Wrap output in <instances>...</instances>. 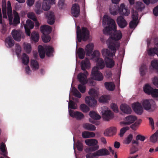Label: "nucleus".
I'll return each mask as SVG.
<instances>
[{
  "label": "nucleus",
  "instance_id": "1",
  "mask_svg": "<svg viewBox=\"0 0 158 158\" xmlns=\"http://www.w3.org/2000/svg\"><path fill=\"white\" fill-rule=\"evenodd\" d=\"M102 24L104 27L106 25H108L105 27L103 32L105 35H110L106 43L111 52L107 49H104L102 50V54L104 56H112L120 47V43L117 41L121 39L122 34L120 31L116 30L117 26L115 21L107 15L104 16Z\"/></svg>",
  "mask_w": 158,
  "mask_h": 158
},
{
  "label": "nucleus",
  "instance_id": "2",
  "mask_svg": "<svg viewBox=\"0 0 158 158\" xmlns=\"http://www.w3.org/2000/svg\"><path fill=\"white\" fill-rule=\"evenodd\" d=\"M76 33L77 40L79 42H81L82 40L86 41L89 38V31L87 28L85 27H82L81 30L79 26H77Z\"/></svg>",
  "mask_w": 158,
  "mask_h": 158
},
{
  "label": "nucleus",
  "instance_id": "3",
  "mask_svg": "<svg viewBox=\"0 0 158 158\" xmlns=\"http://www.w3.org/2000/svg\"><path fill=\"white\" fill-rule=\"evenodd\" d=\"M38 51L40 57L43 59L44 58L46 53V55L48 57L53 56V48L50 46L48 45L44 48L41 45H39L38 47Z\"/></svg>",
  "mask_w": 158,
  "mask_h": 158
},
{
  "label": "nucleus",
  "instance_id": "4",
  "mask_svg": "<svg viewBox=\"0 0 158 158\" xmlns=\"http://www.w3.org/2000/svg\"><path fill=\"white\" fill-rule=\"evenodd\" d=\"M132 139H125L123 141L124 144H129L131 141L132 144V147L131 150V154H133L138 151V149L137 146L138 145V140H140L141 141H143L145 139H136V140H132Z\"/></svg>",
  "mask_w": 158,
  "mask_h": 158
},
{
  "label": "nucleus",
  "instance_id": "5",
  "mask_svg": "<svg viewBox=\"0 0 158 158\" xmlns=\"http://www.w3.org/2000/svg\"><path fill=\"white\" fill-rule=\"evenodd\" d=\"M154 102L151 100L145 99L142 100L141 103L144 109L150 112L154 111L156 108L155 104H152Z\"/></svg>",
  "mask_w": 158,
  "mask_h": 158
},
{
  "label": "nucleus",
  "instance_id": "6",
  "mask_svg": "<svg viewBox=\"0 0 158 158\" xmlns=\"http://www.w3.org/2000/svg\"><path fill=\"white\" fill-rule=\"evenodd\" d=\"M94 47L93 44L91 43L87 44L85 48L86 55L89 56H91L93 58L98 56L100 55L99 52L97 50L94 51L92 53Z\"/></svg>",
  "mask_w": 158,
  "mask_h": 158
},
{
  "label": "nucleus",
  "instance_id": "7",
  "mask_svg": "<svg viewBox=\"0 0 158 158\" xmlns=\"http://www.w3.org/2000/svg\"><path fill=\"white\" fill-rule=\"evenodd\" d=\"M88 73L86 71H85L84 73H80L77 75V78L79 82L83 84H86L87 82H90V84H93L94 81L91 79H87Z\"/></svg>",
  "mask_w": 158,
  "mask_h": 158
},
{
  "label": "nucleus",
  "instance_id": "8",
  "mask_svg": "<svg viewBox=\"0 0 158 158\" xmlns=\"http://www.w3.org/2000/svg\"><path fill=\"white\" fill-rule=\"evenodd\" d=\"M92 79L98 81H101L103 79L102 74L98 71L97 67H94L92 69L91 74Z\"/></svg>",
  "mask_w": 158,
  "mask_h": 158
},
{
  "label": "nucleus",
  "instance_id": "9",
  "mask_svg": "<svg viewBox=\"0 0 158 158\" xmlns=\"http://www.w3.org/2000/svg\"><path fill=\"white\" fill-rule=\"evenodd\" d=\"M132 18L133 20L129 23V27L130 28H135L137 26L138 23L137 21L138 17L137 12L134 10H132Z\"/></svg>",
  "mask_w": 158,
  "mask_h": 158
},
{
  "label": "nucleus",
  "instance_id": "10",
  "mask_svg": "<svg viewBox=\"0 0 158 158\" xmlns=\"http://www.w3.org/2000/svg\"><path fill=\"white\" fill-rule=\"evenodd\" d=\"M102 113L104 120L108 121L112 118L113 117L112 113L106 108H102Z\"/></svg>",
  "mask_w": 158,
  "mask_h": 158
},
{
  "label": "nucleus",
  "instance_id": "11",
  "mask_svg": "<svg viewBox=\"0 0 158 158\" xmlns=\"http://www.w3.org/2000/svg\"><path fill=\"white\" fill-rule=\"evenodd\" d=\"M34 26V23L29 19L27 20L26 23L24 25L25 32L28 36L30 35V30L33 28Z\"/></svg>",
  "mask_w": 158,
  "mask_h": 158
},
{
  "label": "nucleus",
  "instance_id": "12",
  "mask_svg": "<svg viewBox=\"0 0 158 158\" xmlns=\"http://www.w3.org/2000/svg\"><path fill=\"white\" fill-rule=\"evenodd\" d=\"M69 115L72 117H75L78 120H80L84 117V115L81 112L79 111L74 112V111L69 110Z\"/></svg>",
  "mask_w": 158,
  "mask_h": 158
},
{
  "label": "nucleus",
  "instance_id": "13",
  "mask_svg": "<svg viewBox=\"0 0 158 158\" xmlns=\"http://www.w3.org/2000/svg\"><path fill=\"white\" fill-rule=\"evenodd\" d=\"M132 107L137 114L141 115L143 112V108L141 104L138 102H136L133 103L132 105Z\"/></svg>",
  "mask_w": 158,
  "mask_h": 158
},
{
  "label": "nucleus",
  "instance_id": "14",
  "mask_svg": "<svg viewBox=\"0 0 158 158\" xmlns=\"http://www.w3.org/2000/svg\"><path fill=\"white\" fill-rule=\"evenodd\" d=\"M117 130L115 127H111L105 130L104 135L107 137H111L115 135L116 132Z\"/></svg>",
  "mask_w": 158,
  "mask_h": 158
},
{
  "label": "nucleus",
  "instance_id": "15",
  "mask_svg": "<svg viewBox=\"0 0 158 158\" xmlns=\"http://www.w3.org/2000/svg\"><path fill=\"white\" fill-rule=\"evenodd\" d=\"M115 53L114 54V55L112 56H104L102 54L103 56L105 57V61L106 65V67L109 68H111L114 66V61L112 59L109 58L108 57H113L115 55Z\"/></svg>",
  "mask_w": 158,
  "mask_h": 158
},
{
  "label": "nucleus",
  "instance_id": "16",
  "mask_svg": "<svg viewBox=\"0 0 158 158\" xmlns=\"http://www.w3.org/2000/svg\"><path fill=\"white\" fill-rule=\"evenodd\" d=\"M109 152L106 148H102L93 153L94 156H99L109 155Z\"/></svg>",
  "mask_w": 158,
  "mask_h": 158
},
{
  "label": "nucleus",
  "instance_id": "17",
  "mask_svg": "<svg viewBox=\"0 0 158 158\" xmlns=\"http://www.w3.org/2000/svg\"><path fill=\"white\" fill-rule=\"evenodd\" d=\"M118 10L120 15L127 16L130 14V11L126 7L124 4H121L118 7Z\"/></svg>",
  "mask_w": 158,
  "mask_h": 158
},
{
  "label": "nucleus",
  "instance_id": "18",
  "mask_svg": "<svg viewBox=\"0 0 158 158\" xmlns=\"http://www.w3.org/2000/svg\"><path fill=\"white\" fill-rule=\"evenodd\" d=\"M80 12V7L77 4H73L71 9V14L75 17H77Z\"/></svg>",
  "mask_w": 158,
  "mask_h": 158
},
{
  "label": "nucleus",
  "instance_id": "19",
  "mask_svg": "<svg viewBox=\"0 0 158 158\" xmlns=\"http://www.w3.org/2000/svg\"><path fill=\"white\" fill-rule=\"evenodd\" d=\"M137 118V117L135 116L129 115L126 117L124 119L125 121L121 123H122L125 125H128L133 123Z\"/></svg>",
  "mask_w": 158,
  "mask_h": 158
},
{
  "label": "nucleus",
  "instance_id": "20",
  "mask_svg": "<svg viewBox=\"0 0 158 158\" xmlns=\"http://www.w3.org/2000/svg\"><path fill=\"white\" fill-rule=\"evenodd\" d=\"M86 103L89 106H95L97 104V101L92 97L87 96L85 99Z\"/></svg>",
  "mask_w": 158,
  "mask_h": 158
},
{
  "label": "nucleus",
  "instance_id": "21",
  "mask_svg": "<svg viewBox=\"0 0 158 158\" xmlns=\"http://www.w3.org/2000/svg\"><path fill=\"white\" fill-rule=\"evenodd\" d=\"M117 22L118 26L122 28H124L127 25L126 20L121 16H119L117 18Z\"/></svg>",
  "mask_w": 158,
  "mask_h": 158
},
{
  "label": "nucleus",
  "instance_id": "22",
  "mask_svg": "<svg viewBox=\"0 0 158 158\" xmlns=\"http://www.w3.org/2000/svg\"><path fill=\"white\" fill-rule=\"evenodd\" d=\"M46 16L48 19V23L50 25L53 24L55 21L54 13L51 11L48 12L46 14Z\"/></svg>",
  "mask_w": 158,
  "mask_h": 158
},
{
  "label": "nucleus",
  "instance_id": "23",
  "mask_svg": "<svg viewBox=\"0 0 158 158\" xmlns=\"http://www.w3.org/2000/svg\"><path fill=\"white\" fill-rule=\"evenodd\" d=\"M13 13L14 14V17L13 20H12V23L9 22V24L10 25H13L15 26L20 23V18L18 13L15 10H14Z\"/></svg>",
  "mask_w": 158,
  "mask_h": 158
},
{
  "label": "nucleus",
  "instance_id": "24",
  "mask_svg": "<svg viewBox=\"0 0 158 158\" xmlns=\"http://www.w3.org/2000/svg\"><path fill=\"white\" fill-rule=\"evenodd\" d=\"M156 47L151 48L148 51V53L150 56H153L156 54L158 56V43L156 44Z\"/></svg>",
  "mask_w": 158,
  "mask_h": 158
},
{
  "label": "nucleus",
  "instance_id": "25",
  "mask_svg": "<svg viewBox=\"0 0 158 158\" xmlns=\"http://www.w3.org/2000/svg\"><path fill=\"white\" fill-rule=\"evenodd\" d=\"M21 32L20 31L15 30L12 31L11 32L12 35L15 40L18 41L21 40Z\"/></svg>",
  "mask_w": 158,
  "mask_h": 158
},
{
  "label": "nucleus",
  "instance_id": "26",
  "mask_svg": "<svg viewBox=\"0 0 158 158\" xmlns=\"http://www.w3.org/2000/svg\"><path fill=\"white\" fill-rule=\"evenodd\" d=\"M40 30L43 34H49L52 31V28L50 26L44 25L41 26Z\"/></svg>",
  "mask_w": 158,
  "mask_h": 158
},
{
  "label": "nucleus",
  "instance_id": "27",
  "mask_svg": "<svg viewBox=\"0 0 158 158\" xmlns=\"http://www.w3.org/2000/svg\"><path fill=\"white\" fill-rule=\"evenodd\" d=\"M90 65L89 61L87 58H85L84 60H82L81 64V69L84 71H86V69H88Z\"/></svg>",
  "mask_w": 158,
  "mask_h": 158
},
{
  "label": "nucleus",
  "instance_id": "28",
  "mask_svg": "<svg viewBox=\"0 0 158 158\" xmlns=\"http://www.w3.org/2000/svg\"><path fill=\"white\" fill-rule=\"evenodd\" d=\"M120 107L121 111L125 113L129 114L131 112V107L126 104H121Z\"/></svg>",
  "mask_w": 158,
  "mask_h": 158
},
{
  "label": "nucleus",
  "instance_id": "29",
  "mask_svg": "<svg viewBox=\"0 0 158 158\" xmlns=\"http://www.w3.org/2000/svg\"><path fill=\"white\" fill-rule=\"evenodd\" d=\"M7 14L9 22L12 23V20L13 19L12 13L11 3L10 1L7 2Z\"/></svg>",
  "mask_w": 158,
  "mask_h": 158
},
{
  "label": "nucleus",
  "instance_id": "30",
  "mask_svg": "<svg viewBox=\"0 0 158 158\" xmlns=\"http://www.w3.org/2000/svg\"><path fill=\"white\" fill-rule=\"evenodd\" d=\"M5 43L7 48H11L14 45V41L11 36L8 37L6 39Z\"/></svg>",
  "mask_w": 158,
  "mask_h": 158
},
{
  "label": "nucleus",
  "instance_id": "31",
  "mask_svg": "<svg viewBox=\"0 0 158 158\" xmlns=\"http://www.w3.org/2000/svg\"><path fill=\"white\" fill-rule=\"evenodd\" d=\"M51 4L48 0H43L42 6L43 10L44 11L48 10L50 8Z\"/></svg>",
  "mask_w": 158,
  "mask_h": 158
},
{
  "label": "nucleus",
  "instance_id": "32",
  "mask_svg": "<svg viewBox=\"0 0 158 158\" xmlns=\"http://www.w3.org/2000/svg\"><path fill=\"white\" fill-rule=\"evenodd\" d=\"M144 92L147 94L150 95L153 88L152 87L148 84H146L143 87Z\"/></svg>",
  "mask_w": 158,
  "mask_h": 158
},
{
  "label": "nucleus",
  "instance_id": "33",
  "mask_svg": "<svg viewBox=\"0 0 158 158\" xmlns=\"http://www.w3.org/2000/svg\"><path fill=\"white\" fill-rule=\"evenodd\" d=\"M82 127L85 129L89 131H93L96 129V127L94 125L88 123H84Z\"/></svg>",
  "mask_w": 158,
  "mask_h": 158
},
{
  "label": "nucleus",
  "instance_id": "34",
  "mask_svg": "<svg viewBox=\"0 0 158 158\" xmlns=\"http://www.w3.org/2000/svg\"><path fill=\"white\" fill-rule=\"evenodd\" d=\"M82 136L83 138H88L94 137L95 134L92 132L84 131L82 133Z\"/></svg>",
  "mask_w": 158,
  "mask_h": 158
},
{
  "label": "nucleus",
  "instance_id": "35",
  "mask_svg": "<svg viewBox=\"0 0 158 158\" xmlns=\"http://www.w3.org/2000/svg\"><path fill=\"white\" fill-rule=\"evenodd\" d=\"M105 65V64L103 60L101 58H98L97 61V65L95 67H97L98 70L102 69Z\"/></svg>",
  "mask_w": 158,
  "mask_h": 158
},
{
  "label": "nucleus",
  "instance_id": "36",
  "mask_svg": "<svg viewBox=\"0 0 158 158\" xmlns=\"http://www.w3.org/2000/svg\"><path fill=\"white\" fill-rule=\"evenodd\" d=\"M104 85L106 88L109 91H113L115 89V85L112 82H106Z\"/></svg>",
  "mask_w": 158,
  "mask_h": 158
},
{
  "label": "nucleus",
  "instance_id": "37",
  "mask_svg": "<svg viewBox=\"0 0 158 158\" xmlns=\"http://www.w3.org/2000/svg\"><path fill=\"white\" fill-rule=\"evenodd\" d=\"M86 145L89 146H95L98 143V141L95 139H87L85 141Z\"/></svg>",
  "mask_w": 158,
  "mask_h": 158
},
{
  "label": "nucleus",
  "instance_id": "38",
  "mask_svg": "<svg viewBox=\"0 0 158 158\" xmlns=\"http://www.w3.org/2000/svg\"><path fill=\"white\" fill-rule=\"evenodd\" d=\"M31 40L35 42H37L39 39L38 33L36 31L33 32L31 35Z\"/></svg>",
  "mask_w": 158,
  "mask_h": 158
},
{
  "label": "nucleus",
  "instance_id": "39",
  "mask_svg": "<svg viewBox=\"0 0 158 158\" xmlns=\"http://www.w3.org/2000/svg\"><path fill=\"white\" fill-rule=\"evenodd\" d=\"M89 116L94 120H99L101 118V116L97 114L95 112L91 111L89 114Z\"/></svg>",
  "mask_w": 158,
  "mask_h": 158
},
{
  "label": "nucleus",
  "instance_id": "40",
  "mask_svg": "<svg viewBox=\"0 0 158 158\" xmlns=\"http://www.w3.org/2000/svg\"><path fill=\"white\" fill-rule=\"evenodd\" d=\"M21 59L23 64L25 65H27L29 62V58L26 54H23Z\"/></svg>",
  "mask_w": 158,
  "mask_h": 158
},
{
  "label": "nucleus",
  "instance_id": "41",
  "mask_svg": "<svg viewBox=\"0 0 158 158\" xmlns=\"http://www.w3.org/2000/svg\"><path fill=\"white\" fill-rule=\"evenodd\" d=\"M77 53L80 59H82L84 58L85 52L83 48H79L77 52Z\"/></svg>",
  "mask_w": 158,
  "mask_h": 158
},
{
  "label": "nucleus",
  "instance_id": "42",
  "mask_svg": "<svg viewBox=\"0 0 158 158\" xmlns=\"http://www.w3.org/2000/svg\"><path fill=\"white\" fill-rule=\"evenodd\" d=\"M118 7H117L116 6H114L112 7H110L109 8V10L111 14L113 15H116L119 11L118 10Z\"/></svg>",
  "mask_w": 158,
  "mask_h": 158
},
{
  "label": "nucleus",
  "instance_id": "43",
  "mask_svg": "<svg viewBox=\"0 0 158 158\" xmlns=\"http://www.w3.org/2000/svg\"><path fill=\"white\" fill-rule=\"evenodd\" d=\"M31 67L34 70L38 69L39 64L38 62L35 60H32L31 61Z\"/></svg>",
  "mask_w": 158,
  "mask_h": 158
},
{
  "label": "nucleus",
  "instance_id": "44",
  "mask_svg": "<svg viewBox=\"0 0 158 158\" xmlns=\"http://www.w3.org/2000/svg\"><path fill=\"white\" fill-rule=\"evenodd\" d=\"M147 69V67L146 64H142L139 69L140 74L141 76H143L145 74V71Z\"/></svg>",
  "mask_w": 158,
  "mask_h": 158
},
{
  "label": "nucleus",
  "instance_id": "45",
  "mask_svg": "<svg viewBox=\"0 0 158 158\" xmlns=\"http://www.w3.org/2000/svg\"><path fill=\"white\" fill-rule=\"evenodd\" d=\"M80 109L83 112L86 113L89 110V107L85 104H82L80 106Z\"/></svg>",
  "mask_w": 158,
  "mask_h": 158
},
{
  "label": "nucleus",
  "instance_id": "46",
  "mask_svg": "<svg viewBox=\"0 0 158 158\" xmlns=\"http://www.w3.org/2000/svg\"><path fill=\"white\" fill-rule=\"evenodd\" d=\"M144 7V5L142 2H138L136 3L135 8L137 10L142 11Z\"/></svg>",
  "mask_w": 158,
  "mask_h": 158
},
{
  "label": "nucleus",
  "instance_id": "47",
  "mask_svg": "<svg viewBox=\"0 0 158 158\" xmlns=\"http://www.w3.org/2000/svg\"><path fill=\"white\" fill-rule=\"evenodd\" d=\"M109 100V97L106 95H103L99 98L98 101L100 102L104 103L107 102Z\"/></svg>",
  "mask_w": 158,
  "mask_h": 158
},
{
  "label": "nucleus",
  "instance_id": "48",
  "mask_svg": "<svg viewBox=\"0 0 158 158\" xmlns=\"http://www.w3.org/2000/svg\"><path fill=\"white\" fill-rule=\"evenodd\" d=\"M24 49L27 53H30L31 50V44L28 43L24 44Z\"/></svg>",
  "mask_w": 158,
  "mask_h": 158
},
{
  "label": "nucleus",
  "instance_id": "49",
  "mask_svg": "<svg viewBox=\"0 0 158 158\" xmlns=\"http://www.w3.org/2000/svg\"><path fill=\"white\" fill-rule=\"evenodd\" d=\"M42 39L44 42L47 43L50 41L51 38L48 34H43L42 36Z\"/></svg>",
  "mask_w": 158,
  "mask_h": 158
},
{
  "label": "nucleus",
  "instance_id": "50",
  "mask_svg": "<svg viewBox=\"0 0 158 158\" xmlns=\"http://www.w3.org/2000/svg\"><path fill=\"white\" fill-rule=\"evenodd\" d=\"M72 91L73 92L74 96L79 98H80L81 97V93L75 88H73Z\"/></svg>",
  "mask_w": 158,
  "mask_h": 158
},
{
  "label": "nucleus",
  "instance_id": "51",
  "mask_svg": "<svg viewBox=\"0 0 158 158\" xmlns=\"http://www.w3.org/2000/svg\"><path fill=\"white\" fill-rule=\"evenodd\" d=\"M68 108L72 109H76L77 108L76 103L72 100L70 101L68 103Z\"/></svg>",
  "mask_w": 158,
  "mask_h": 158
},
{
  "label": "nucleus",
  "instance_id": "52",
  "mask_svg": "<svg viewBox=\"0 0 158 158\" xmlns=\"http://www.w3.org/2000/svg\"><path fill=\"white\" fill-rule=\"evenodd\" d=\"M85 84L81 83L78 86V89L79 91L82 93H84L85 91V87L84 85Z\"/></svg>",
  "mask_w": 158,
  "mask_h": 158
},
{
  "label": "nucleus",
  "instance_id": "53",
  "mask_svg": "<svg viewBox=\"0 0 158 158\" xmlns=\"http://www.w3.org/2000/svg\"><path fill=\"white\" fill-rule=\"evenodd\" d=\"M27 17L34 21H36L37 18L35 14L32 12H28L27 14Z\"/></svg>",
  "mask_w": 158,
  "mask_h": 158
},
{
  "label": "nucleus",
  "instance_id": "54",
  "mask_svg": "<svg viewBox=\"0 0 158 158\" xmlns=\"http://www.w3.org/2000/svg\"><path fill=\"white\" fill-rule=\"evenodd\" d=\"M89 94L91 97H96L98 95L97 90L94 89H90L89 92Z\"/></svg>",
  "mask_w": 158,
  "mask_h": 158
},
{
  "label": "nucleus",
  "instance_id": "55",
  "mask_svg": "<svg viewBox=\"0 0 158 158\" xmlns=\"http://www.w3.org/2000/svg\"><path fill=\"white\" fill-rule=\"evenodd\" d=\"M129 129V128L128 127H124L121 128L120 130V133L119 134L120 137H123V135L126 131Z\"/></svg>",
  "mask_w": 158,
  "mask_h": 158
},
{
  "label": "nucleus",
  "instance_id": "56",
  "mask_svg": "<svg viewBox=\"0 0 158 158\" xmlns=\"http://www.w3.org/2000/svg\"><path fill=\"white\" fill-rule=\"evenodd\" d=\"M150 95L153 98H158V89H153Z\"/></svg>",
  "mask_w": 158,
  "mask_h": 158
},
{
  "label": "nucleus",
  "instance_id": "57",
  "mask_svg": "<svg viewBox=\"0 0 158 158\" xmlns=\"http://www.w3.org/2000/svg\"><path fill=\"white\" fill-rule=\"evenodd\" d=\"M141 121V120L136 121L134 123L132 124L130 126V127L133 130H135L136 129V127L140 124Z\"/></svg>",
  "mask_w": 158,
  "mask_h": 158
},
{
  "label": "nucleus",
  "instance_id": "58",
  "mask_svg": "<svg viewBox=\"0 0 158 158\" xmlns=\"http://www.w3.org/2000/svg\"><path fill=\"white\" fill-rule=\"evenodd\" d=\"M76 146L77 150L80 151H82L83 149V146L82 143L79 140H77Z\"/></svg>",
  "mask_w": 158,
  "mask_h": 158
},
{
  "label": "nucleus",
  "instance_id": "59",
  "mask_svg": "<svg viewBox=\"0 0 158 158\" xmlns=\"http://www.w3.org/2000/svg\"><path fill=\"white\" fill-rule=\"evenodd\" d=\"M15 52L17 55L19 56L21 51V47L18 44H16L15 45Z\"/></svg>",
  "mask_w": 158,
  "mask_h": 158
},
{
  "label": "nucleus",
  "instance_id": "60",
  "mask_svg": "<svg viewBox=\"0 0 158 158\" xmlns=\"http://www.w3.org/2000/svg\"><path fill=\"white\" fill-rule=\"evenodd\" d=\"M111 109L113 111L116 113L118 112V109L117 105L116 104L112 103L111 105Z\"/></svg>",
  "mask_w": 158,
  "mask_h": 158
},
{
  "label": "nucleus",
  "instance_id": "61",
  "mask_svg": "<svg viewBox=\"0 0 158 158\" xmlns=\"http://www.w3.org/2000/svg\"><path fill=\"white\" fill-rule=\"evenodd\" d=\"M95 146H93V147H90L89 148V152H92L98 150L99 148V146L97 144Z\"/></svg>",
  "mask_w": 158,
  "mask_h": 158
},
{
  "label": "nucleus",
  "instance_id": "62",
  "mask_svg": "<svg viewBox=\"0 0 158 158\" xmlns=\"http://www.w3.org/2000/svg\"><path fill=\"white\" fill-rule=\"evenodd\" d=\"M153 84L157 88H158V78L156 77H155L152 80Z\"/></svg>",
  "mask_w": 158,
  "mask_h": 158
},
{
  "label": "nucleus",
  "instance_id": "63",
  "mask_svg": "<svg viewBox=\"0 0 158 158\" xmlns=\"http://www.w3.org/2000/svg\"><path fill=\"white\" fill-rule=\"evenodd\" d=\"M149 123L151 125L152 129L153 130L154 129V123L153 119L151 117L149 118Z\"/></svg>",
  "mask_w": 158,
  "mask_h": 158
},
{
  "label": "nucleus",
  "instance_id": "64",
  "mask_svg": "<svg viewBox=\"0 0 158 158\" xmlns=\"http://www.w3.org/2000/svg\"><path fill=\"white\" fill-rule=\"evenodd\" d=\"M153 12L155 16H158V5L155 7L153 9Z\"/></svg>",
  "mask_w": 158,
  "mask_h": 158
}]
</instances>
